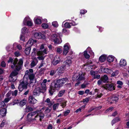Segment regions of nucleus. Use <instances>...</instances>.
<instances>
[{"label":"nucleus","instance_id":"nucleus-1","mask_svg":"<svg viewBox=\"0 0 129 129\" xmlns=\"http://www.w3.org/2000/svg\"><path fill=\"white\" fill-rule=\"evenodd\" d=\"M18 60L15 58L14 60L11 58H9L8 61V63H11V67L14 70L10 74L9 77V80L11 82H13L16 80V76L18 74V72L21 69L23 62L22 60L20 59L18 63L17 62Z\"/></svg>","mask_w":129,"mask_h":129},{"label":"nucleus","instance_id":"nucleus-2","mask_svg":"<svg viewBox=\"0 0 129 129\" xmlns=\"http://www.w3.org/2000/svg\"><path fill=\"white\" fill-rule=\"evenodd\" d=\"M68 80V78H66L53 81L49 90V93L52 95L56 90H59Z\"/></svg>","mask_w":129,"mask_h":129},{"label":"nucleus","instance_id":"nucleus-3","mask_svg":"<svg viewBox=\"0 0 129 129\" xmlns=\"http://www.w3.org/2000/svg\"><path fill=\"white\" fill-rule=\"evenodd\" d=\"M44 44H42L40 46V49L38 50L36 48H34L33 49V51L32 53V55L34 56L36 51L38 56H40L37 57V58L40 60H43L44 59L45 57L43 56L45 54L47 53V49L45 48Z\"/></svg>","mask_w":129,"mask_h":129},{"label":"nucleus","instance_id":"nucleus-4","mask_svg":"<svg viewBox=\"0 0 129 129\" xmlns=\"http://www.w3.org/2000/svg\"><path fill=\"white\" fill-rule=\"evenodd\" d=\"M45 109L44 108H42L40 110H38L37 111H34L32 112L29 113L27 115V118L29 121H30L32 120L31 117L34 115L36 114L37 115L35 116V120H37V118H38L41 121L42 119L44 117V115L42 112Z\"/></svg>","mask_w":129,"mask_h":129},{"label":"nucleus","instance_id":"nucleus-5","mask_svg":"<svg viewBox=\"0 0 129 129\" xmlns=\"http://www.w3.org/2000/svg\"><path fill=\"white\" fill-rule=\"evenodd\" d=\"M28 70H27L25 72V75L24 76L23 81L19 85L18 87V89L20 91H22L23 89L26 88L27 85L28 83V76L29 74H31Z\"/></svg>","mask_w":129,"mask_h":129},{"label":"nucleus","instance_id":"nucleus-6","mask_svg":"<svg viewBox=\"0 0 129 129\" xmlns=\"http://www.w3.org/2000/svg\"><path fill=\"white\" fill-rule=\"evenodd\" d=\"M85 74L82 72L80 71L78 73L75 74L72 77L73 80H78L79 81L85 80Z\"/></svg>","mask_w":129,"mask_h":129},{"label":"nucleus","instance_id":"nucleus-7","mask_svg":"<svg viewBox=\"0 0 129 129\" xmlns=\"http://www.w3.org/2000/svg\"><path fill=\"white\" fill-rule=\"evenodd\" d=\"M23 24L25 25L29 26H31L33 25L32 21L29 17H26L25 18L23 21Z\"/></svg>","mask_w":129,"mask_h":129},{"label":"nucleus","instance_id":"nucleus-8","mask_svg":"<svg viewBox=\"0 0 129 129\" xmlns=\"http://www.w3.org/2000/svg\"><path fill=\"white\" fill-rule=\"evenodd\" d=\"M70 48V46L68 43L65 44L63 47V55H66L69 52V50Z\"/></svg>","mask_w":129,"mask_h":129},{"label":"nucleus","instance_id":"nucleus-9","mask_svg":"<svg viewBox=\"0 0 129 129\" xmlns=\"http://www.w3.org/2000/svg\"><path fill=\"white\" fill-rule=\"evenodd\" d=\"M114 84H108L105 85H104L102 87L103 88H104L106 90H114Z\"/></svg>","mask_w":129,"mask_h":129},{"label":"nucleus","instance_id":"nucleus-10","mask_svg":"<svg viewBox=\"0 0 129 129\" xmlns=\"http://www.w3.org/2000/svg\"><path fill=\"white\" fill-rule=\"evenodd\" d=\"M41 92H43V91H42L41 89L39 87H38L34 89L33 95L35 96H39Z\"/></svg>","mask_w":129,"mask_h":129},{"label":"nucleus","instance_id":"nucleus-11","mask_svg":"<svg viewBox=\"0 0 129 129\" xmlns=\"http://www.w3.org/2000/svg\"><path fill=\"white\" fill-rule=\"evenodd\" d=\"M34 37L38 39H44L45 38V36L40 33H35L34 34Z\"/></svg>","mask_w":129,"mask_h":129},{"label":"nucleus","instance_id":"nucleus-12","mask_svg":"<svg viewBox=\"0 0 129 129\" xmlns=\"http://www.w3.org/2000/svg\"><path fill=\"white\" fill-rule=\"evenodd\" d=\"M37 41L35 40H34L32 39H30L26 44V46L30 47L32 45L35 43H36Z\"/></svg>","mask_w":129,"mask_h":129},{"label":"nucleus","instance_id":"nucleus-13","mask_svg":"<svg viewBox=\"0 0 129 129\" xmlns=\"http://www.w3.org/2000/svg\"><path fill=\"white\" fill-rule=\"evenodd\" d=\"M60 60L59 56H56L52 61V64L53 65H56L59 62Z\"/></svg>","mask_w":129,"mask_h":129},{"label":"nucleus","instance_id":"nucleus-14","mask_svg":"<svg viewBox=\"0 0 129 129\" xmlns=\"http://www.w3.org/2000/svg\"><path fill=\"white\" fill-rule=\"evenodd\" d=\"M28 101L29 103L34 104L36 103L37 102V100L32 95L29 96L28 98Z\"/></svg>","mask_w":129,"mask_h":129},{"label":"nucleus","instance_id":"nucleus-15","mask_svg":"<svg viewBox=\"0 0 129 129\" xmlns=\"http://www.w3.org/2000/svg\"><path fill=\"white\" fill-rule=\"evenodd\" d=\"M42 18L41 17H36L34 19V21L35 24H40L42 23Z\"/></svg>","mask_w":129,"mask_h":129},{"label":"nucleus","instance_id":"nucleus-16","mask_svg":"<svg viewBox=\"0 0 129 129\" xmlns=\"http://www.w3.org/2000/svg\"><path fill=\"white\" fill-rule=\"evenodd\" d=\"M94 90L95 92L94 94H96V95H95L96 99L100 98L103 95V94L102 93L100 92V91L98 89H94Z\"/></svg>","mask_w":129,"mask_h":129},{"label":"nucleus","instance_id":"nucleus-17","mask_svg":"<svg viewBox=\"0 0 129 129\" xmlns=\"http://www.w3.org/2000/svg\"><path fill=\"white\" fill-rule=\"evenodd\" d=\"M7 113V110L5 108H3L0 110V117L5 116Z\"/></svg>","mask_w":129,"mask_h":129},{"label":"nucleus","instance_id":"nucleus-18","mask_svg":"<svg viewBox=\"0 0 129 129\" xmlns=\"http://www.w3.org/2000/svg\"><path fill=\"white\" fill-rule=\"evenodd\" d=\"M66 67L63 65L58 68L56 70L58 72L59 74H61L63 73Z\"/></svg>","mask_w":129,"mask_h":129},{"label":"nucleus","instance_id":"nucleus-19","mask_svg":"<svg viewBox=\"0 0 129 129\" xmlns=\"http://www.w3.org/2000/svg\"><path fill=\"white\" fill-rule=\"evenodd\" d=\"M59 37V35L58 33H56L53 34L49 37V39L52 41H54L57 38Z\"/></svg>","mask_w":129,"mask_h":129},{"label":"nucleus","instance_id":"nucleus-20","mask_svg":"<svg viewBox=\"0 0 129 129\" xmlns=\"http://www.w3.org/2000/svg\"><path fill=\"white\" fill-rule=\"evenodd\" d=\"M35 75L34 74L31 73L29 74V75L28 76V79L30 80V83L31 84L33 82V81L35 79Z\"/></svg>","mask_w":129,"mask_h":129},{"label":"nucleus","instance_id":"nucleus-21","mask_svg":"<svg viewBox=\"0 0 129 129\" xmlns=\"http://www.w3.org/2000/svg\"><path fill=\"white\" fill-rule=\"evenodd\" d=\"M115 58L114 56L112 55H110L107 57V60L108 62H111L113 61Z\"/></svg>","mask_w":129,"mask_h":129},{"label":"nucleus","instance_id":"nucleus-22","mask_svg":"<svg viewBox=\"0 0 129 129\" xmlns=\"http://www.w3.org/2000/svg\"><path fill=\"white\" fill-rule=\"evenodd\" d=\"M72 59V58H70L69 59L66 60L65 61V64L66 65H67L69 67L71 65L72 63L71 60Z\"/></svg>","mask_w":129,"mask_h":129},{"label":"nucleus","instance_id":"nucleus-23","mask_svg":"<svg viewBox=\"0 0 129 129\" xmlns=\"http://www.w3.org/2000/svg\"><path fill=\"white\" fill-rule=\"evenodd\" d=\"M21 31L22 34H28L29 33L28 29L25 27L22 28Z\"/></svg>","mask_w":129,"mask_h":129},{"label":"nucleus","instance_id":"nucleus-24","mask_svg":"<svg viewBox=\"0 0 129 129\" xmlns=\"http://www.w3.org/2000/svg\"><path fill=\"white\" fill-rule=\"evenodd\" d=\"M119 64L121 66H124L126 65V62L125 59H122L120 61Z\"/></svg>","mask_w":129,"mask_h":129},{"label":"nucleus","instance_id":"nucleus-25","mask_svg":"<svg viewBox=\"0 0 129 129\" xmlns=\"http://www.w3.org/2000/svg\"><path fill=\"white\" fill-rule=\"evenodd\" d=\"M70 23L68 22H66L64 23V21L62 23V26L66 28H70L71 27V25H70Z\"/></svg>","mask_w":129,"mask_h":129},{"label":"nucleus","instance_id":"nucleus-26","mask_svg":"<svg viewBox=\"0 0 129 129\" xmlns=\"http://www.w3.org/2000/svg\"><path fill=\"white\" fill-rule=\"evenodd\" d=\"M87 50L89 52L90 55V56L92 58H93L94 56V53L91 50V48L90 47H88L87 49Z\"/></svg>","mask_w":129,"mask_h":129},{"label":"nucleus","instance_id":"nucleus-27","mask_svg":"<svg viewBox=\"0 0 129 129\" xmlns=\"http://www.w3.org/2000/svg\"><path fill=\"white\" fill-rule=\"evenodd\" d=\"M102 70L104 72L107 73H110L112 72V70L108 68H103Z\"/></svg>","mask_w":129,"mask_h":129},{"label":"nucleus","instance_id":"nucleus-28","mask_svg":"<svg viewBox=\"0 0 129 129\" xmlns=\"http://www.w3.org/2000/svg\"><path fill=\"white\" fill-rule=\"evenodd\" d=\"M27 47L25 49L24 52L26 55H28L30 53L31 50V48L29 47L26 46Z\"/></svg>","mask_w":129,"mask_h":129},{"label":"nucleus","instance_id":"nucleus-29","mask_svg":"<svg viewBox=\"0 0 129 129\" xmlns=\"http://www.w3.org/2000/svg\"><path fill=\"white\" fill-rule=\"evenodd\" d=\"M13 46L14 48L16 47L19 50H21L22 49L21 46L20 44H18L16 43H14L13 45Z\"/></svg>","mask_w":129,"mask_h":129},{"label":"nucleus","instance_id":"nucleus-30","mask_svg":"<svg viewBox=\"0 0 129 129\" xmlns=\"http://www.w3.org/2000/svg\"><path fill=\"white\" fill-rule=\"evenodd\" d=\"M88 51L87 50L83 52V55L85 57L86 59H89L90 56L87 53Z\"/></svg>","mask_w":129,"mask_h":129},{"label":"nucleus","instance_id":"nucleus-31","mask_svg":"<svg viewBox=\"0 0 129 129\" xmlns=\"http://www.w3.org/2000/svg\"><path fill=\"white\" fill-rule=\"evenodd\" d=\"M26 100L24 99L20 101L19 103V105L21 107L23 106L26 104Z\"/></svg>","mask_w":129,"mask_h":129},{"label":"nucleus","instance_id":"nucleus-32","mask_svg":"<svg viewBox=\"0 0 129 129\" xmlns=\"http://www.w3.org/2000/svg\"><path fill=\"white\" fill-rule=\"evenodd\" d=\"M106 58V56L105 55H102L99 58V60L101 62H104Z\"/></svg>","mask_w":129,"mask_h":129},{"label":"nucleus","instance_id":"nucleus-33","mask_svg":"<svg viewBox=\"0 0 129 129\" xmlns=\"http://www.w3.org/2000/svg\"><path fill=\"white\" fill-rule=\"evenodd\" d=\"M45 102L47 103L49 107H50L52 105V103L50 101V99L49 98H48L45 100Z\"/></svg>","mask_w":129,"mask_h":129},{"label":"nucleus","instance_id":"nucleus-34","mask_svg":"<svg viewBox=\"0 0 129 129\" xmlns=\"http://www.w3.org/2000/svg\"><path fill=\"white\" fill-rule=\"evenodd\" d=\"M103 82H106L107 81L108 79V77L106 75H104L101 78Z\"/></svg>","mask_w":129,"mask_h":129},{"label":"nucleus","instance_id":"nucleus-35","mask_svg":"<svg viewBox=\"0 0 129 129\" xmlns=\"http://www.w3.org/2000/svg\"><path fill=\"white\" fill-rule=\"evenodd\" d=\"M41 87L42 88V89H41L42 91H43V92L45 91L46 90V84H45L43 83H41Z\"/></svg>","mask_w":129,"mask_h":129},{"label":"nucleus","instance_id":"nucleus-36","mask_svg":"<svg viewBox=\"0 0 129 129\" xmlns=\"http://www.w3.org/2000/svg\"><path fill=\"white\" fill-rule=\"evenodd\" d=\"M98 73L97 71H91L90 72V74L91 75L92 77L93 78L95 77V76Z\"/></svg>","mask_w":129,"mask_h":129},{"label":"nucleus","instance_id":"nucleus-37","mask_svg":"<svg viewBox=\"0 0 129 129\" xmlns=\"http://www.w3.org/2000/svg\"><path fill=\"white\" fill-rule=\"evenodd\" d=\"M59 38H57L55 40L53 41L55 44H58L60 43L62 41L61 40H59L58 39Z\"/></svg>","mask_w":129,"mask_h":129},{"label":"nucleus","instance_id":"nucleus-38","mask_svg":"<svg viewBox=\"0 0 129 129\" xmlns=\"http://www.w3.org/2000/svg\"><path fill=\"white\" fill-rule=\"evenodd\" d=\"M65 92V90H62L59 92L58 94V96L59 97L62 96L64 94Z\"/></svg>","mask_w":129,"mask_h":129},{"label":"nucleus","instance_id":"nucleus-39","mask_svg":"<svg viewBox=\"0 0 129 129\" xmlns=\"http://www.w3.org/2000/svg\"><path fill=\"white\" fill-rule=\"evenodd\" d=\"M52 25L55 27H57L58 26V24L56 21H54L52 22Z\"/></svg>","mask_w":129,"mask_h":129},{"label":"nucleus","instance_id":"nucleus-40","mask_svg":"<svg viewBox=\"0 0 129 129\" xmlns=\"http://www.w3.org/2000/svg\"><path fill=\"white\" fill-rule=\"evenodd\" d=\"M41 26L44 29H46L48 27V25L46 23H43L41 25Z\"/></svg>","mask_w":129,"mask_h":129},{"label":"nucleus","instance_id":"nucleus-41","mask_svg":"<svg viewBox=\"0 0 129 129\" xmlns=\"http://www.w3.org/2000/svg\"><path fill=\"white\" fill-rule=\"evenodd\" d=\"M59 104L58 103H57L53 105V110H55L57 109L59 105Z\"/></svg>","mask_w":129,"mask_h":129},{"label":"nucleus","instance_id":"nucleus-42","mask_svg":"<svg viewBox=\"0 0 129 129\" xmlns=\"http://www.w3.org/2000/svg\"><path fill=\"white\" fill-rule=\"evenodd\" d=\"M119 73V72L117 70L115 72L113 73H112L111 75L112 76L114 77L118 75Z\"/></svg>","mask_w":129,"mask_h":129},{"label":"nucleus","instance_id":"nucleus-43","mask_svg":"<svg viewBox=\"0 0 129 129\" xmlns=\"http://www.w3.org/2000/svg\"><path fill=\"white\" fill-rule=\"evenodd\" d=\"M12 97H8L5 99L4 100V102L5 103H8L10 100L11 99Z\"/></svg>","mask_w":129,"mask_h":129},{"label":"nucleus","instance_id":"nucleus-44","mask_svg":"<svg viewBox=\"0 0 129 129\" xmlns=\"http://www.w3.org/2000/svg\"><path fill=\"white\" fill-rule=\"evenodd\" d=\"M20 39L22 41H25V38L23 34H21V35Z\"/></svg>","mask_w":129,"mask_h":129},{"label":"nucleus","instance_id":"nucleus-45","mask_svg":"<svg viewBox=\"0 0 129 129\" xmlns=\"http://www.w3.org/2000/svg\"><path fill=\"white\" fill-rule=\"evenodd\" d=\"M17 90H15L14 91H12V95L13 96H16L17 95Z\"/></svg>","mask_w":129,"mask_h":129},{"label":"nucleus","instance_id":"nucleus-46","mask_svg":"<svg viewBox=\"0 0 129 129\" xmlns=\"http://www.w3.org/2000/svg\"><path fill=\"white\" fill-rule=\"evenodd\" d=\"M19 101L18 99H15L13 101V103L12 104L13 105H15L16 104L19 102Z\"/></svg>","mask_w":129,"mask_h":129},{"label":"nucleus","instance_id":"nucleus-47","mask_svg":"<svg viewBox=\"0 0 129 129\" xmlns=\"http://www.w3.org/2000/svg\"><path fill=\"white\" fill-rule=\"evenodd\" d=\"M113 109V107H110L108 109L105 111V113H107L108 112H110L112 111Z\"/></svg>","mask_w":129,"mask_h":129},{"label":"nucleus","instance_id":"nucleus-48","mask_svg":"<svg viewBox=\"0 0 129 129\" xmlns=\"http://www.w3.org/2000/svg\"><path fill=\"white\" fill-rule=\"evenodd\" d=\"M57 52L58 53L60 54L62 53V49L59 47H58L57 48Z\"/></svg>","mask_w":129,"mask_h":129},{"label":"nucleus","instance_id":"nucleus-49","mask_svg":"<svg viewBox=\"0 0 129 129\" xmlns=\"http://www.w3.org/2000/svg\"><path fill=\"white\" fill-rule=\"evenodd\" d=\"M36 64V63L35 62L33 61H32L30 64V67L31 68H32L35 66Z\"/></svg>","mask_w":129,"mask_h":129},{"label":"nucleus","instance_id":"nucleus-50","mask_svg":"<svg viewBox=\"0 0 129 129\" xmlns=\"http://www.w3.org/2000/svg\"><path fill=\"white\" fill-rule=\"evenodd\" d=\"M111 100L113 101L117 102L118 100V99L117 97H113L112 98Z\"/></svg>","mask_w":129,"mask_h":129},{"label":"nucleus","instance_id":"nucleus-51","mask_svg":"<svg viewBox=\"0 0 129 129\" xmlns=\"http://www.w3.org/2000/svg\"><path fill=\"white\" fill-rule=\"evenodd\" d=\"M70 110H68L66 111H65L64 112V116H67L68 115V114L70 113Z\"/></svg>","mask_w":129,"mask_h":129},{"label":"nucleus","instance_id":"nucleus-52","mask_svg":"<svg viewBox=\"0 0 129 129\" xmlns=\"http://www.w3.org/2000/svg\"><path fill=\"white\" fill-rule=\"evenodd\" d=\"M6 105L4 101L2 102L0 104V107L1 108L3 107Z\"/></svg>","mask_w":129,"mask_h":129},{"label":"nucleus","instance_id":"nucleus-53","mask_svg":"<svg viewBox=\"0 0 129 129\" xmlns=\"http://www.w3.org/2000/svg\"><path fill=\"white\" fill-rule=\"evenodd\" d=\"M55 72L54 70H52L50 71L49 74L51 76H53L55 74Z\"/></svg>","mask_w":129,"mask_h":129},{"label":"nucleus","instance_id":"nucleus-54","mask_svg":"<svg viewBox=\"0 0 129 129\" xmlns=\"http://www.w3.org/2000/svg\"><path fill=\"white\" fill-rule=\"evenodd\" d=\"M51 108H47L45 110V112L46 113H49L51 110Z\"/></svg>","mask_w":129,"mask_h":129},{"label":"nucleus","instance_id":"nucleus-55","mask_svg":"<svg viewBox=\"0 0 129 129\" xmlns=\"http://www.w3.org/2000/svg\"><path fill=\"white\" fill-rule=\"evenodd\" d=\"M15 55L17 57L19 56L20 55V54L19 52L18 51H16L14 53Z\"/></svg>","mask_w":129,"mask_h":129},{"label":"nucleus","instance_id":"nucleus-56","mask_svg":"<svg viewBox=\"0 0 129 129\" xmlns=\"http://www.w3.org/2000/svg\"><path fill=\"white\" fill-rule=\"evenodd\" d=\"M70 24L71 25L73 26L77 24L74 21L72 20H70Z\"/></svg>","mask_w":129,"mask_h":129},{"label":"nucleus","instance_id":"nucleus-57","mask_svg":"<svg viewBox=\"0 0 129 129\" xmlns=\"http://www.w3.org/2000/svg\"><path fill=\"white\" fill-rule=\"evenodd\" d=\"M33 109L32 108L30 107H27L26 108V111L27 112H29L31 110H32Z\"/></svg>","mask_w":129,"mask_h":129},{"label":"nucleus","instance_id":"nucleus-58","mask_svg":"<svg viewBox=\"0 0 129 129\" xmlns=\"http://www.w3.org/2000/svg\"><path fill=\"white\" fill-rule=\"evenodd\" d=\"M87 11L86 10H81L80 11V13L81 14H84L86 13Z\"/></svg>","mask_w":129,"mask_h":129},{"label":"nucleus","instance_id":"nucleus-59","mask_svg":"<svg viewBox=\"0 0 129 129\" xmlns=\"http://www.w3.org/2000/svg\"><path fill=\"white\" fill-rule=\"evenodd\" d=\"M102 82H103V81L102 79H100L98 82V85H100Z\"/></svg>","mask_w":129,"mask_h":129},{"label":"nucleus","instance_id":"nucleus-60","mask_svg":"<svg viewBox=\"0 0 129 129\" xmlns=\"http://www.w3.org/2000/svg\"><path fill=\"white\" fill-rule=\"evenodd\" d=\"M63 99L62 98L58 99L57 100V102L58 103H61L63 102Z\"/></svg>","mask_w":129,"mask_h":129},{"label":"nucleus","instance_id":"nucleus-61","mask_svg":"<svg viewBox=\"0 0 129 129\" xmlns=\"http://www.w3.org/2000/svg\"><path fill=\"white\" fill-rule=\"evenodd\" d=\"M66 105V102H63L62 104L61 105V106L62 107H65Z\"/></svg>","mask_w":129,"mask_h":129},{"label":"nucleus","instance_id":"nucleus-62","mask_svg":"<svg viewBox=\"0 0 129 129\" xmlns=\"http://www.w3.org/2000/svg\"><path fill=\"white\" fill-rule=\"evenodd\" d=\"M12 94V91H10L9 92H8L6 95V96L7 97H8L10 96V95L11 94Z\"/></svg>","mask_w":129,"mask_h":129},{"label":"nucleus","instance_id":"nucleus-63","mask_svg":"<svg viewBox=\"0 0 129 129\" xmlns=\"http://www.w3.org/2000/svg\"><path fill=\"white\" fill-rule=\"evenodd\" d=\"M89 99L88 98H86L83 100V102L84 103H88L89 101Z\"/></svg>","mask_w":129,"mask_h":129},{"label":"nucleus","instance_id":"nucleus-64","mask_svg":"<svg viewBox=\"0 0 129 129\" xmlns=\"http://www.w3.org/2000/svg\"><path fill=\"white\" fill-rule=\"evenodd\" d=\"M117 83L119 85H122L123 84V82L120 81H118L117 82Z\"/></svg>","mask_w":129,"mask_h":129}]
</instances>
